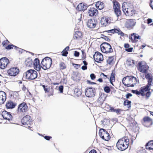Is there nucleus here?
<instances>
[{"label":"nucleus","mask_w":153,"mask_h":153,"mask_svg":"<svg viewBox=\"0 0 153 153\" xmlns=\"http://www.w3.org/2000/svg\"><path fill=\"white\" fill-rule=\"evenodd\" d=\"M114 56H111L108 57L107 60V62L110 65H112L114 62Z\"/></svg>","instance_id":"35"},{"label":"nucleus","mask_w":153,"mask_h":153,"mask_svg":"<svg viewBox=\"0 0 153 153\" xmlns=\"http://www.w3.org/2000/svg\"><path fill=\"white\" fill-rule=\"evenodd\" d=\"M147 23L149 24L152 22V20L151 19H147Z\"/></svg>","instance_id":"63"},{"label":"nucleus","mask_w":153,"mask_h":153,"mask_svg":"<svg viewBox=\"0 0 153 153\" xmlns=\"http://www.w3.org/2000/svg\"><path fill=\"white\" fill-rule=\"evenodd\" d=\"M22 90L23 91H25L26 90L27 91H28V90L27 88L24 85H23V86L22 87Z\"/></svg>","instance_id":"59"},{"label":"nucleus","mask_w":153,"mask_h":153,"mask_svg":"<svg viewBox=\"0 0 153 153\" xmlns=\"http://www.w3.org/2000/svg\"><path fill=\"white\" fill-rule=\"evenodd\" d=\"M7 72L9 76H15L19 74V70L17 67H12L8 69Z\"/></svg>","instance_id":"14"},{"label":"nucleus","mask_w":153,"mask_h":153,"mask_svg":"<svg viewBox=\"0 0 153 153\" xmlns=\"http://www.w3.org/2000/svg\"><path fill=\"white\" fill-rule=\"evenodd\" d=\"M99 135L103 140L108 141L111 138V136L108 132L105 129L102 128L100 130Z\"/></svg>","instance_id":"10"},{"label":"nucleus","mask_w":153,"mask_h":153,"mask_svg":"<svg viewBox=\"0 0 153 153\" xmlns=\"http://www.w3.org/2000/svg\"><path fill=\"white\" fill-rule=\"evenodd\" d=\"M5 48L7 50H10L13 48L16 50L19 49V48L13 45H8L6 47H5Z\"/></svg>","instance_id":"41"},{"label":"nucleus","mask_w":153,"mask_h":153,"mask_svg":"<svg viewBox=\"0 0 153 153\" xmlns=\"http://www.w3.org/2000/svg\"><path fill=\"white\" fill-rule=\"evenodd\" d=\"M111 22V19L108 17H103L100 20L101 24L103 26L108 25Z\"/></svg>","instance_id":"25"},{"label":"nucleus","mask_w":153,"mask_h":153,"mask_svg":"<svg viewBox=\"0 0 153 153\" xmlns=\"http://www.w3.org/2000/svg\"><path fill=\"white\" fill-rule=\"evenodd\" d=\"M79 90H80V89H79V88H76L75 90H74V93L75 94V93H77L76 92H77L78 91H79Z\"/></svg>","instance_id":"64"},{"label":"nucleus","mask_w":153,"mask_h":153,"mask_svg":"<svg viewBox=\"0 0 153 153\" xmlns=\"http://www.w3.org/2000/svg\"><path fill=\"white\" fill-rule=\"evenodd\" d=\"M89 153H97L95 149H92L91 150Z\"/></svg>","instance_id":"60"},{"label":"nucleus","mask_w":153,"mask_h":153,"mask_svg":"<svg viewBox=\"0 0 153 153\" xmlns=\"http://www.w3.org/2000/svg\"><path fill=\"white\" fill-rule=\"evenodd\" d=\"M111 88L107 86H105L104 88L103 89L104 91L107 93H110L111 91Z\"/></svg>","instance_id":"43"},{"label":"nucleus","mask_w":153,"mask_h":153,"mask_svg":"<svg viewBox=\"0 0 153 153\" xmlns=\"http://www.w3.org/2000/svg\"><path fill=\"white\" fill-rule=\"evenodd\" d=\"M76 93H75V94L77 96H79L80 95H81L82 94L81 91L80 90H79V91Z\"/></svg>","instance_id":"58"},{"label":"nucleus","mask_w":153,"mask_h":153,"mask_svg":"<svg viewBox=\"0 0 153 153\" xmlns=\"http://www.w3.org/2000/svg\"><path fill=\"white\" fill-rule=\"evenodd\" d=\"M59 66L60 70H63L67 68V65L63 62H61L59 64Z\"/></svg>","instance_id":"38"},{"label":"nucleus","mask_w":153,"mask_h":153,"mask_svg":"<svg viewBox=\"0 0 153 153\" xmlns=\"http://www.w3.org/2000/svg\"><path fill=\"white\" fill-rule=\"evenodd\" d=\"M93 57L94 60L97 63H101L104 59L103 55L98 51L95 52Z\"/></svg>","instance_id":"16"},{"label":"nucleus","mask_w":153,"mask_h":153,"mask_svg":"<svg viewBox=\"0 0 153 153\" xmlns=\"http://www.w3.org/2000/svg\"><path fill=\"white\" fill-rule=\"evenodd\" d=\"M122 8L123 11L126 16H132L136 13V10L132 6H129L126 9L124 6L122 5Z\"/></svg>","instance_id":"8"},{"label":"nucleus","mask_w":153,"mask_h":153,"mask_svg":"<svg viewBox=\"0 0 153 153\" xmlns=\"http://www.w3.org/2000/svg\"><path fill=\"white\" fill-rule=\"evenodd\" d=\"M73 65L76 68H78L80 67V65L77 64H74Z\"/></svg>","instance_id":"61"},{"label":"nucleus","mask_w":153,"mask_h":153,"mask_svg":"<svg viewBox=\"0 0 153 153\" xmlns=\"http://www.w3.org/2000/svg\"><path fill=\"white\" fill-rule=\"evenodd\" d=\"M106 32L108 33V34L110 35H112L114 33V29H112L111 30H105L103 32Z\"/></svg>","instance_id":"45"},{"label":"nucleus","mask_w":153,"mask_h":153,"mask_svg":"<svg viewBox=\"0 0 153 153\" xmlns=\"http://www.w3.org/2000/svg\"><path fill=\"white\" fill-rule=\"evenodd\" d=\"M44 137L45 139L48 140H50L52 138L51 137L47 136H44Z\"/></svg>","instance_id":"55"},{"label":"nucleus","mask_w":153,"mask_h":153,"mask_svg":"<svg viewBox=\"0 0 153 153\" xmlns=\"http://www.w3.org/2000/svg\"><path fill=\"white\" fill-rule=\"evenodd\" d=\"M8 42H9V41L7 40H5V41H3V42H2L3 45L4 47H6L7 46V45H8Z\"/></svg>","instance_id":"49"},{"label":"nucleus","mask_w":153,"mask_h":153,"mask_svg":"<svg viewBox=\"0 0 153 153\" xmlns=\"http://www.w3.org/2000/svg\"><path fill=\"white\" fill-rule=\"evenodd\" d=\"M115 111V112H116L117 114H120V112L122 111V110L121 109L118 108L116 109Z\"/></svg>","instance_id":"53"},{"label":"nucleus","mask_w":153,"mask_h":153,"mask_svg":"<svg viewBox=\"0 0 153 153\" xmlns=\"http://www.w3.org/2000/svg\"><path fill=\"white\" fill-rule=\"evenodd\" d=\"M149 68V66L146 65H143L141 62H139L138 63V70L142 73H146L148 72Z\"/></svg>","instance_id":"19"},{"label":"nucleus","mask_w":153,"mask_h":153,"mask_svg":"<svg viewBox=\"0 0 153 153\" xmlns=\"http://www.w3.org/2000/svg\"><path fill=\"white\" fill-rule=\"evenodd\" d=\"M73 38L74 40L77 41L82 40L83 38L82 32L79 31H76L74 34Z\"/></svg>","instance_id":"21"},{"label":"nucleus","mask_w":153,"mask_h":153,"mask_svg":"<svg viewBox=\"0 0 153 153\" xmlns=\"http://www.w3.org/2000/svg\"><path fill=\"white\" fill-rule=\"evenodd\" d=\"M6 93L3 91H0V104L4 103L7 99Z\"/></svg>","instance_id":"29"},{"label":"nucleus","mask_w":153,"mask_h":153,"mask_svg":"<svg viewBox=\"0 0 153 153\" xmlns=\"http://www.w3.org/2000/svg\"><path fill=\"white\" fill-rule=\"evenodd\" d=\"M132 95V94L131 93H128L126 95V96L127 99H128L129 97H131Z\"/></svg>","instance_id":"57"},{"label":"nucleus","mask_w":153,"mask_h":153,"mask_svg":"<svg viewBox=\"0 0 153 153\" xmlns=\"http://www.w3.org/2000/svg\"><path fill=\"white\" fill-rule=\"evenodd\" d=\"M124 85L127 87H134L137 84L138 80L133 76H127L124 77L122 79Z\"/></svg>","instance_id":"2"},{"label":"nucleus","mask_w":153,"mask_h":153,"mask_svg":"<svg viewBox=\"0 0 153 153\" xmlns=\"http://www.w3.org/2000/svg\"><path fill=\"white\" fill-rule=\"evenodd\" d=\"M131 102L130 101H129L127 100L124 101L123 105L125 106L127 105L128 108H130L131 107Z\"/></svg>","instance_id":"42"},{"label":"nucleus","mask_w":153,"mask_h":153,"mask_svg":"<svg viewBox=\"0 0 153 153\" xmlns=\"http://www.w3.org/2000/svg\"><path fill=\"white\" fill-rule=\"evenodd\" d=\"M42 86L43 88L45 93H48V96H52L53 95L54 91V86H48L47 85L45 86L44 85H42Z\"/></svg>","instance_id":"15"},{"label":"nucleus","mask_w":153,"mask_h":153,"mask_svg":"<svg viewBox=\"0 0 153 153\" xmlns=\"http://www.w3.org/2000/svg\"><path fill=\"white\" fill-rule=\"evenodd\" d=\"M21 122L23 125L27 126L26 127H28L30 129L32 130V125L33 123L30 116L27 115L25 116L22 119Z\"/></svg>","instance_id":"7"},{"label":"nucleus","mask_w":153,"mask_h":153,"mask_svg":"<svg viewBox=\"0 0 153 153\" xmlns=\"http://www.w3.org/2000/svg\"><path fill=\"white\" fill-rule=\"evenodd\" d=\"M79 53L76 51H74V56L76 57H79Z\"/></svg>","instance_id":"54"},{"label":"nucleus","mask_w":153,"mask_h":153,"mask_svg":"<svg viewBox=\"0 0 153 153\" xmlns=\"http://www.w3.org/2000/svg\"><path fill=\"white\" fill-rule=\"evenodd\" d=\"M111 94H112L115 93L116 92V90L113 87L111 86Z\"/></svg>","instance_id":"50"},{"label":"nucleus","mask_w":153,"mask_h":153,"mask_svg":"<svg viewBox=\"0 0 153 153\" xmlns=\"http://www.w3.org/2000/svg\"><path fill=\"white\" fill-rule=\"evenodd\" d=\"M82 53V59H85L86 58V54L85 52L83 50L81 51Z\"/></svg>","instance_id":"48"},{"label":"nucleus","mask_w":153,"mask_h":153,"mask_svg":"<svg viewBox=\"0 0 153 153\" xmlns=\"http://www.w3.org/2000/svg\"><path fill=\"white\" fill-rule=\"evenodd\" d=\"M135 20L134 19H128L126 20L125 24V26L129 29H132L135 24Z\"/></svg>","instance_id":"18"},{"label":"nucleus","mask_w":153,"mask_h":153,"mask_svg":"<svg viewBox=\"0 0 153 153\" xmlns=\"http://www.w3.org/2000/svg\"><path fill=\"white\" fill-rule=\"evenodd\" d=\"M16 105L15 102H13L11 100L7 101L5 104V106L8 109H12L14 108Z\"/></svg>","instance_id":"28"},{"label":"nucleus","mask_w":153,"mask_h":153,"mask_svg":"<svg viewBox=\"0 0 153 153\" xmlns=\"http://www.w3.org/2000/svg\"><path fill=\"white\" fill-rule=\"evenodd\" d=\"M149 5L151 7L153 10V0H150Z\"/></svg>","instance_id":"56"},{"label":"nucleus","mask_w":153,"mask_h":153,"mask_svg":"<svg viewBox=\"0 0 153 153\" xmlns=\"http://www.w3.org/2000/svg\"><path fill=\"white\" fill-rule=\"evenodd\" d=\"M114 33H117L119 35H120L121 36L124 37L125 35V34H124L122 31L119 29H114Z\"/></svg>","instance_id":"36"},{"label":"nucleus","mask_w":153,"mask_h":153,"mask_svg":"<svg viewBox=\"0 0 153 153\" xmlns=\"http://www.w3.org/2000/svg\"><path fill=\"white\" fill-rule=\"evenodd\" d=\"M100 77L102 79H105L107 78H109L107 76L105 75L103 73H102L100 74Z\"/></svg>","instance_id":"47"},{"label":"nucleus","mask_w":153,"mask_h":153,"mask_svg":"<svg viewBox=\"0 0 153 153\" xmlns=\"http://www.w3.org/2000/svg\"><path fill=\"white\" fill-rule=\"evenodd\" d=\"M27 111L28 106L26 103L22 102L19 105L17 108V111L19 113L25 114Z\"/></svg>","instance_id":"9"},{"label":"nucleus","mask_w":153,"mask_h":153,"mask_svg":"<svg viewBox=\"0 0 153 153\" xmlns=\"http://www.w3.org/2000/svg\"><path fill=\"white\" fill-rule=\"evenodd\" d=\"M101 51L104 53H110L113 52L112 49L111 45L107 42H103L100 45Z\"/></svg>","instance_id":"6"},{"label":"nucleus","mask_w":153,"mask_h":153,"mask_svg":"<svg viewBox=\"0 0 153 153\" xmlns=\"http://www.w3.org/2000/svg\"><path fill=\"white\" fill-rule=\"evenodd\" d=\"M88 12L89 16L91 17H96L98 14L97 9L94 7H91Z\"/></svg>","instance_id":"23"},{"label":"nucleus","mask_w":153,"mask_h":153,"mask_svg":"<svg viewBox=\"0 0 153 153\" xmlns=\"http://www.w3.org/2000/svg\"><path fill=\"white\" fill-rule=\"evenodd\" d=\"M1 115L4 119L9 121L13 120V117L10 112L4 111L2 112Z\"/></svg>","instance_id":"24"},{"label":"nucleus","mask_w":153,"mask_h":153,"mask_svg":"<svg viewBox=\"0 0 153 153\" xmlns=\"http://www.w3.org/2000/svg\"><path fill=\"white\" fill-rule=\"evenodd\" d=\"M146 149L148 150H153V140L149 141L145 145Z\"/></svg>","instance_id":"32"},{"label":"nucleus","mask_w":153,"mask_h":153,"mask_svg":"<svg viewBox=\"0 0 153 153\" xmlns=\"http://www.w3.org/2000/svg\"><path fill=\"white\" fill-rule=\"evenodd\" d=\"M97 24V20L95 19H89L87 23V25L89 28L93 29L95 28Z\"/></svg>","instance_id":"22"},{"label":"nucleus","mask_w":153,"mask_h":153,"mask_svg":"<svg viewBox=\"0 0 153 153\" xmlns=\"http://www.w3.org/2000/svg\"><path fill=\"white\" fill-rule=\"evenodd\" d=\"M52 59L48 57H46L42 60L41 68L44 70L49 69L52 64Z\"/></svg>","instance_id":"5"},{"label":"nucleus","mask_w":153,"mask_h":153,"mask_svg":"<svg viewBox=\"0 0 153 153\" xmlns=\"http://www.w3.org/2000/svg\"><path fill=\"white\" fill-rule=\"evenodd\" d=\"M126 64L128 66L133 67L134 65L135 62L134 60L128 59L126 61Z\"/></svg>","instance_id":"40"},{"label":"nucleus","mask_w":153,"mask_h":153,"mask_svg":"<svg viewBox=\"0 0 153 153\" xmlns=\"http://www.w3.org/2000/svg\"><path fill=\"white\" fill-rule=\"evenodd\" d=\"M87 8L86 4L84 3H81L79 4L77 7V9L79 11H84Z\"/></svg>","instance_id":"30"},{"label":"nucleus","mask_w":153,"mask_h":153,"mask_svg":"<svg viewBox=\"0 0 153 153\" xmlns=\"http://www.w3.org/2000/svg\"><path fill=\"white\" fill-rule=\"evenodd\" d=\"M151 85L147 84L146 85L142 86L138 90H132V92L135 94L138 97L141 96L142 97H145L146 99H148L151 94V92L150 91Z\"/></svg>","instance_id":"1"},{"label":"nucleus","mask_w":153,"mask_h":153,"mask_svg":"<svg viewBox=\"0 0 153 153\" xmlns=\"http://www.w3.org/2000/svg\"><path fill=\"white\" fill-rule=\"evenodd\" d=\"M26 78L28 80H33L37 77V72L33 69H29L24 74Z\"/></svg>","instance_id":"4"},{"label":"nucleus","mask_w":153,"mask_h":153,"mask_svg":"<svg viewBox=\"0 0 153 153\" xmlns=\"http://www.w3.org/2000/svg\"><path fill=\"white\" fill-rule=\"evenodd\" d=\"M113 9L114 12L117 17L121 16V12L120 10V5L119 3L116 0H113Z\"/></svg>","instance_id":"11"},{"label":"nucleus","mask_w":153,"mask_h":153,"mask_svg":"<svg viewBox=\"0 0 153 153\" xmlns=\"http://www.w3.org/2000/svg\"><path fill=\"white\" fill-rule=\"evenodd\" d=\"M9 59L6 57H4L0 59V68L1 69H4L7 66L9 63Z\"/></svg>","instance_id":"17"},{"label":"nucleus","mask_w":153,"mask_h":153,"mask_svg":"<svg viewBox=\"0 0 153 153\" xmlns=\"http://www.w3.org/2000/svg\"><path fill=\"white\" fill-rule=\"evenodd\" d=\"M137 153H146V152L145 149L142 147H140L137 150Z\"/></svg>","instance_id":"46"},{"label":"nucleus","mask_w":153,"mask_h":153,"mask_svg":"<svg viewBox=\"0 0 153 153\" xmlns=\"http://www.w3.org/2000/svg\"><path fill=\"white\" fill-rule=\"evenodd\" d=\"M130 143L128 137H124L118 140L116 146L119 150L123 151L128 148Z\"/></svg>","instance_id":"3"},{"label":"nucleus","mask_w":153,"mask_h":153,"mask_svg":"<svg viewBox=\"0 0 153 153\" xmlns=\"http://www.w3.org/2000/svg\"><path fill=\"white\" fill-rule=\"evenodd\" d=\"M95 6L96 8L99 10L102 9L104 7V3L100 1L97 2L95 4Z\"/></svg>","instance_id":"33"},{"label":"nucleus","mask_w":153,"mask_h":153,"mask_svg":"<svg viewBox=\"0 0 153 153\" xmlns=\"http://www.w3.org/2000/svg\"><path fill=\"white\" fill-rule=\"evenodd\" d=\"M106 96L104 93H101L100 94L99 97L97 101V104L99 106H101L106 99Z\"/></svg>","instance_id":"20"},{"label":"nucleus","mask_w":153,"mask_h":153,"mask_svg":"<svg viewBox=\"0 0 153 153\" xmlns=\"http://www.w3.org/2000/svg\"><path fill=\"white\" fill-rule=\"evenodd\" d=\"M130 46L128 43H125L124 45V47L126 48L125 51L128 52H131L132 51L133 48H128Z\"/></svg>","instance_id":"37"},{"label":"nucleus","mask_w":153,"mask_h":153,"mask_svg":"<svg viewBox=\"0 0 153 153\" xmlns=\"http://www.w3.org/2000/svg\"><path fill=\"white\" fill-rule=\"evenodd\" d=\"M34 68L38 71H40L41 70V66L40 64V61L38 58H36L33 62Z\"/></svg>","instance_id":"27"},{"label":"nucleus","mask_w":153,"mask_h":153,"mask_svg":"<svg viewBox=\"0 0 153 153\" xmlns=\"http://www.w3.org/2000/svg\"><path fill=\"white\" fill-rule=\"evenodd\" d=\"M142 122L143 125L147 127H151L153 124L152 119L148 116L144 117Z\"/></svg>","instance_id":"12"},{"label":"nucleus","mask_w":153,"mask_h":153,"mask_svg":"<svg viewBox=\"0 0 153 153\" xmlns=\"http://www.w3.org/2000/svg\"><path fill=\"white\" fill-rule=\"evenodd\" d=\"M69 49V46L66 47L62 51V56H67L68 53V51Z\"/></svg>","instance_id":"39"},{"label":"nucleus","mask_w":153,"mask_h":153,"mask_svg":"<svg viewBox=\"0 0 153 153\" xmlns=\"http://www.w3.org/2000/svg\"><path fill=\"white\" fill-rule=\"evenodd\" d=\"M90 76L92 80H94L96 78V76L94 74H91L90 75Z\"/></svg>","instance_id":"52"},{"label":"nucleus","mask_w":153,"mask_h":153,"mask_svg":"<svg viewBox=\"0 0 153 153\" xmlns=\"http://www.w3.org/2000/svg\"><path fill=\"white\" fill-rule=\"evenodd\" d=\"M132 42L136 43L138 42V39H140L141 37L138 34L133 33L131 35V37H129Z\"/></svg>","instance_id":"26"},{"label":"nucleus","mask_w":153,"mask_h":153,"mask_svg":"<svg viewBox=\"0 0 153 153\" xmlns=\"http://www.w3.org/2000/svg\"><path fill=\"white\" fill-rule=\"evenodd\" d=\"M63 85H60L59 88V91L60 93H62L63 92Z\"/></svg>","instance_id":"51"},{"label":"nucleus","mask_w":153,"mask_h":153,"mask_svg":"<svg viewBox=\"0 0 153 153\" xmlns=\"http://www.w3.org/2000/svg\"><path fill=\"white\" fill-rule=\"evenodd\" d=\"M10 96L11 97H13L14 98H17L19 96V94L18 93L14 92L12 93L10 95Z\"/></svg>","instance_id":"44"},{"label":"nucleus","mask_w":153,"mask_h":153,"mask_svg":"<svg viewBox=\"0 0 153 153\" xmlns=\"http://www.w3.org/2000/svg\"><path fill=\"white\" fill-rule=\"evenodd\" d=\"M145 74V77L146 78L148 79V82L147 84L149 85H152V80L153 76L152 74L150 73H148Z\"/></svg>","instance_id":"31"},{"label":"nucleus","mask_w":153,"mask_h":153,"mask_svg":"<svg viewBox=\"0 0 153 153\" xmlns=\"http://www.w3.org/2000/svg\"><path fill=\"white\" fill-rule=\"evenodd\" d=\"M96 90L94 88L88 87L85 90V94L88 97H91L95 96Z\"/></svg>","instance_id":"13"},{"label":"nucleus","mask_w":153,"mask_h":153,"mask_svg":"<svg viewBox=\"0 0 153 153\" xmlns=\"http://www.w3.org/2000/svg\"><path fill=\"white\" fill-rule=\"evenodd\" d=\"M82 69L83 70H86L87 69V67L85 65L83 66L82 67Z\"/></svg>","instance_id":"62"},{"label":"nucleus","mask_w":153,"mask_h":153,"mask_svg":"<svg viewBox=\"0 0 153 153\" xmlns=\"http://www.w3.org/2000/svg\"><path fill=\"white\" fill-rule=\"evenodd\" d=\"M115 72L114 71H112L111 73V74L110 76V77L109 81L110 83L114 86L113 82H114L115 80Z\"/></svg>","instance_id":"34"}]
</instances>
